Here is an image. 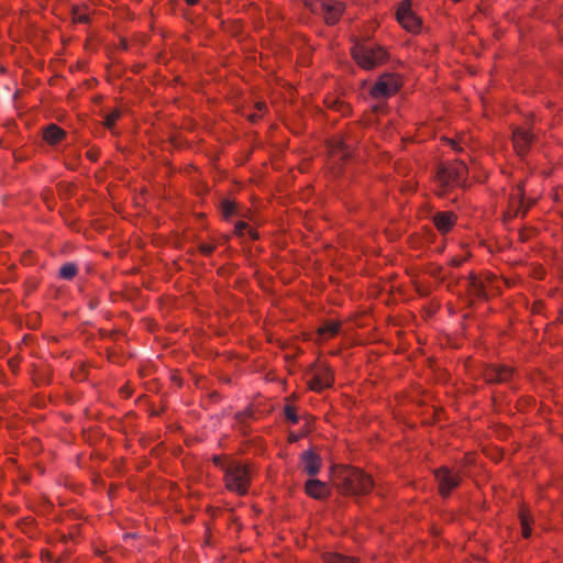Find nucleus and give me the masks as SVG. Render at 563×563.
I'll return each mask as SVG.
<instances>
[{
	"instance_id": "nucleus-1",
	"label": "nucleus",
	"mask_w": 563,
	"mask_h": 563,
	"mask_svg": "<svg viewBox=\"0 0 563 563\" xmlns=\"http://www.w3.org/2000/svg\"><path fill=\"white\" fill-rule=\"evenodd\" d=\"M362 137V121H357L346 124L344 131L325 141L327 168L333 178L343 175L345 165L354 157Z\"/></svg>"
},
{
	"instance_id": "nucleus-2",
	"label": "nucleus",
	"mask_w": 563,
	"mask_h": 563,
	"mask_svg": "<svg viewBox=\"0 0 563 563\" xmlns=\"http://www.w3.org/2000/svg\"><path fill=\"white\" fill-rule=\"evenodd\" d=\"M211 462L223 472V485L227 490L238 496H245L252 485L254 464L229 454H218L211 457Z\"/></svg>"
},
{
	"instance_id": "nucleus-3",
	"label": "nucleus",
	"mask_w": 563,
	"mask_h": 563,
	"mask_svg": "<svg viewBox=\"0 0 563 563\" xmlns=\"http://www.w3.org/2000/svg\"><path fill=\"white\" fill-rule=\"evenodd\" d=\"M468 167L460 159L441 162L435 169L433 177V192L439 198H444L456 188L466 189Z\"/></svg>"
},
{
	"instance_id": "nucleus-4",
	"label": "nucleus",
	"mask_w": 563,
	"mask_h": 563,
	"mask_svg": "<svg viewBox=\"0 0 563 563\" xmlns=\"http://www.w3.org/2000/svg\"><path fill=\"white\" fill-rule=\"evenodd\" d=\"M334 482L339 493L343 496H365L374 488V479L362 468L351 465L338 466Z\"/></svg>"
},
{
	"instance_id": "nucleus-5",
	"label": "nucleus",
	"mask_w": 563,
	"mask_h": 563,
	"mask_svg": "<svg viewBox=\"0 0 563 563\" xmlns=\"http://www.w3.org/2000/svg\"><path fill=\"white\" fill-rule=\"evenodd\" d=\"M351 56L358 67L365 70L375 69L389 59L384 46L357 42L351 47Z\"/></svg>"
},
{
	"instance_id": "nucleus-6",
	"label": "nucleus",
	"mask_w": 563,
	"mask_h": 563,
	"mask_svg": "<svg viewBox=\"0 0 563 563\" xmlns=\"http://www.w3.org/2000/svg\"><path fill=\"white\" fill-rule=\"evenodd\" d=\"M433 476L437 482V490L441 498H449L463 483L466 472L455 470L446 465L439 466L433 470Z\"/></svg>"
},
{
	"instance_id": "nucleus-7",
	"label": "nucleus",
	"mask_w": 563,
	"mask_h": 563,
	"mask_svg": "<svg viewBox=\"0 0 563 563\" xmlns=\"http://www.w3.org/2000/svg\"><path fill=\"white\" fill-rule=\"evenodd\" d=\"M466 297L468 307H473L478 301H487L489 299V287L497 280L494 274H475L471 272L467 276Z\"/></svg>"
},
{
	"instance_id": "nucleus-8",
	"label": "nucleus",
	"mask_w": 563,
	"mask_h": 563,
	"mask_svg": "<svg viewBox=\"0 0 563 563\" xmlns=\"http://www.w3.org/2000/svg\"><path fill=\"white\" fill-rule=\"evenodd\" d=\"M404 86L402 77L396 73L382 74L369 89V96L376 100H387L399 92Z\"/></svg>"
},
{
	"instance_id": "nucleus-9",
	"label": "nucleus",
	"mask_w": 563,
	"mask_h": 563,
	"mask_svg": "<svg viewBox=\"0 0 563 563\" xmlns=\"http://www.w3.org/2000/svg\"><path fill=\"white\" fill-rule=\"evenodd\" d=\"M536 141L537 135L533 131V119L528 120L526 125L512 126L511 142L518 156L525 157L530 152Z\"/></svg>"
},
{
	"instance_id": "nucleus-10",
	"label": "nucleus",
	"mask_w": 563,
	"mask_h": 563,
	"mask_svg": "<svg viewBox=\"0 0 563 563\" xmlns=\"http://www.w3.org/2000/svg\"><path fill=\"white\" fill-rule=\"evenodd\" d=\"M308 374H311L310 379L307 382L308 387L314 393H322L334 384V373L327 363L314 362L311 364Z\"/></svg>"
},
{
	"instance_id": "nucleus-11",
	"label": "nucleus",
	"mask_w": 563,
	"mask_h": 563,
	"mask_svg": "<svg viewBox=\"0 0 563 563\" xmlns=\"http://www.w3.org/2000/svg\"><path fill=\"white\" fill-rule=\"evenodd\" d=\"M411 0H402L396 10V20L408 32L418 34L422 27V20L412 11Z\"/></svg>"
},
{
	"instance_id": "nucleus-12",
	"label": "nucleus",
	"mask_w": 563,
	"mask_h": 563,
	"mask_svg": "<svg viewBox=\"0 0 563 563\" xmlns=\"http://www.w3.org/2000/svg\"><path fill=\"white\" fill-rule=\"evenodd\" d=\"M525 195H526L525 181H520L516 185V187L512 189V192L509 196L508 210L506 213L507 217L525 218L527 216L529 209L531 208V206H533L534 201L531 200L526 203Z\"/></svg>"
},
{
	"instance_id": "nucleus-13",
	"label": "nucleus",
	"mask_w": 563,
	"mask_h": 563,
	"mask_svg": "<svg viewBox=\"0 0 563 563\" xmlns=\"http://www.w3.org/2000/svg\"><path fill=\"white\" fill-rule=\"evenodd\" d=\"M514 376V368L505 364H487L482 371V377L487 384L508 383Z\"/></svg>"
},
{
	"instance_id": "nucleus-14",
	"label": "nucleus",
	"mask_w": 563,
	"mask_h": 563,
	"mask_svg": "<svg viewBox=\"0 0 563 563\" xmlns=\"http://www.w3.org/2000/svg\"><path fill=\"white\" fill-rule=\"evenodd\" d=\"M346 10V4L340 0H328L318 15H321L328 26L336 25Z\"/></svg>"
},
{
	"instance_id": "nucleus-15",
	"label": "nucleus",
	"mask_w": 563,
	"mask_h": 563,
	"mask_svg": "<svg viewBox=\"0 0 563 563\" xmlns=\"http://www.w3.org/2000/svg\"><path fill=\"white\" fill-rule=\"evenodd\" d=\"M457 219V214L453 211H437L432 216V223L441 235H446L456 225Z\"/></svg>"
},
{
	"instance_id": "nucleus-16",
	"label": "nucleus",
	"mask_w": 563,
	"mask_h": 563,
	"mask_svg": "<svg viewBox=\"0 0 563 563\" xmlns=\"http://www.w3.org/2000/svg\"><path fill=\"white\" fill-rule=\"evenodd\" d=\"M300 463L302 472L310 477L317 476L322 467V459L313 449L301 453Z\"/></svg>"
},
{
	"instance_id": "nucleus-17",
	"label": "nucleus",
	"mask_w": 563,
	"mask_h": 563,
	"mask_svg": "<svg viewBox=\"0 0 563 563\" xmlns=\"http://www.w3.org/2000/svg\"><path fill=\"white\" fill-rule=\"evenodd\" d=\"M305 493L316 500H324L331 495L328 484L316 478H310L305 483Z\"/></svg>"
},
{
	"instance_id": "nucleus-18",
	"label": "nucleus",
	"mask_w": 563,
	"mask_h": 563,
	"mask_svg": "<svg viewBox=\"0 0 563 563\" xmlns=\"http://www.w3.org/2000/svg\"><path fill=\"white\" fill-rule=\"evenodd\" d=\"M327 109L338 112L341 117H350L352 107L349 102L335 93H328L323 99Z\"/></svg>"
},
{
	"instance_id": "nucleus-19",
	"label": "nucleus",
	"mask_w": 563,
	"mask_h": 563,
	"mask_svg": "<svg viewBox=\"0 0 563 563\" xmlns=\"http://www.w3.org/2000/svg\"><path fill=\"white\" fill-rule=\"evenodd\" d=\"M43 140L51 146L60 144L67 137V132L56 123H49L42 129Z\"/></svg>"
},
{
	"instance_id": "nucleus-20",
	"label": "nucleus",
	"mask_w": 563,
	"mask_h": 563,
	"mask_svg": "<svg viewBox=\"0 0 563 563\" xmlns=\"http://www.w3.org/2000/svg\"><path fill=\"white\" fill-rule=\"evenodd\" d=\"M218 210L224 221H230L233 217H244L241 205L229 198L220 201Z\"/></svg>"
},
{
	"instance_id": "nucleus-21",
	"label": "nucleus",
	"mask_w": 563,
	"mask_h": 563,
	"mask_svg": "<svg viewBox=\"0 0 563 563\" xmlns=\"http://www.w3.org/2000/svg\"><path fill=\"white\" fill-rule=\"evenodd\" d=\"M342 328V322L340 320H325L323 323L317 329L318 340H330L335 338Z\"/></svg>"
},
{
	"instance_id": "nucleus-22",
	"label": "nucleus",
	"mask_w": 563,
	"mask_h": 563,
	"mask_svg": "<svg viewBox=\"0 0 563 563\" xmlns=\"http://www.w3.org/2000/svg\"><path fill=\"white\" fill-rule=\"evenodd\" d=\"M518 518L521 526L522 538L529 539L532 533L531 526L534 523V517L525 504H521L519 507Z\"/></svg>"
},
{
	"instance_id": "nucleus-23",
	"label": "nucleus",
	"mask_w": 563,
	"mask_h": 563,
	"mask_svg": "<svg viewBox=\"0 0 563 563\" xmlns=\"http://www.w3.org/2000/svg\"><path fill=\"white\" fill-rule=\"evenodd\" d=\"M253 410L251 408H247L243 411H239L235 413V424L234 428L243 435L247 437L252 429L250 427V420L253 419Z\"/></svg>"
},
{
	"instance_id": "nucleus-24",
	"label": "nucleus",
	"mask_w": 563,
	"mask_h": 563,
	"mask_svg": "<svg viewBox=\"0 0 563 563\" xmlns=\"http://www.w3.org/2000/svg\"><path fill=\"white\" fill-rule=\"evenodd\" d=\"M290 399H296V395L294 394L285 399L286 404L283 409L284 417L291 424H297L299 422L298 409L296 406L289 404Z\"/></svg>"
},
{
	"instance_id": "nucleus-25",
	"label": "nucleus",
	"mask_w": 563,
	"mask_h": 563,
	"mask_svg": "<svg viewBox=\"0 0 563 563\" xmlns=\"http://www.w3.org/2000/svg\"><path fill=\"white\" fill-rule=\"evenodd\" d=\"M78 275V266L75 263H65L58 271V278L73 280Z\"/></svg>"
},
{
	"instance_id": "nucleus-26",
	"label": "nucleus",
	"mask_w": 563,
	"mask_h": 563,
	"mask_svg": "<svg viewBox=\"0 0 563 563\" xmlns=\"http://www.w3.org/2000/svg\"><path fill=\"white\" fill-rule=\"evenodd\" d=\"M254 109L256 110L254 113L247 115L249 122L256 124L260 120H262L263 115L268 111L267 103L264 100L256 101L254 104Z\"/></svg>"
},
{
	"instance_id": "nucleus-27",
	"label": "nucleus",
	"mask_w": 563,
	"mask_h": 563,
	"mask_svg": "<svg viewBox=\"0 0 563 563\" xmlns=\"http://www.w3.org/2000/svg\"><path fill=\"white\" fill-rule=\"evenodd\" d=\"M324 563H358L354 556L343 555L340 553H325L323 555Z\"/></svg>"
},
{
	"instance_id": "nucleus-28",
	"label": "nucleus",
	"mask_w": 563,
	"mask_h": 563,
	"mask_svg": "<svg viewBox=\"0 0 563 563\" xmlns=\"http://www.w3.org/2000/svg\"><path fill=\"white\" fill-rule=\"evenodd\" d=\"M71 18L74 23L87 24L90 22V16L86 7L81 8L79 5H74L71 8Z\"/></svg>"
},
{
	"instance_id": "nucleus-29",
	"label": "nucleus",
	"mask_w": 563,
	"mask_h": 563,
	"mask_svg": "<svg viewBox=\"0 0 563 563\" xmlns=\"http://www.w3.org/2000/svg\"><path fill=\"white\" fill-rule=\"evenodd\" d=\"M123 111L119 108L113 109L104 115L103 126L109 131H113L117 122L122 118Z\"/></svg>"
},
{
	"instance_id": "nucleus-30",
	"label": "nucleus",
	"mask_w": 563,
	"mask_h": 563,
	"mask_svg": "<svg viewBox=\"0 0 563 563\" xmlns=\"http://www.w3.org/2000/svg\"><path fill=\"white\" fill-rule=\"evenodd\" d=\"M476 455L473 452H467L464 454V456L459 462V467L456 470H463L465 472V468L468 466H472L475 464Z\"/></svg>"
},
{
	"instance_id": "nucleus-31",
	"label": "nucleus",
	"mask_w": 563,
	"mask_h": 563,
	"mask_svg": "<svg viewBox=\"0 0 563 563\" xmlns=\"http://www.w3.org/2000/svg\"><path fill=\"white\" fill-rule=\"evenodd\" d=\"M217 250L216 243H200L198 245V252L203 256H211Z\"/></svg>"
},
{
	"instance_id": "nucleus-32",
	"label": "nucleus",
	"mask_w": 563,
	"mask_h": 563,
	"mask_svg": "<svg viewBox=\"0 0 563 563\" xmlns=\"http://www.w3.org/2000/svg\"><path fill=\"white\" fill-rule=\"evenodd\" d=\"M249 223L245 221H238L234 225L233 234L238 238H243L247 233Z\"/></svg>"
},
{
	"instance_id": "nucleus-33",
	"label": "nucleus",
	"mask_w": 563,
	"mask_h": 563,
	"mask_svg": "<svg viewBox=\"0 0 563 563\" xmlns=\"http://www.w3.org/2000/svg\"><path fill=\"white\" fill-rule=\"evenodd\" d=\"M35 519L32 517H25L20 521V527L23 530L24 533L31 532L32 529L35 527Z\"/></svg>"
},
{
	"instance_id": "nucleus-34",
	"label": "nucleus",
	"mask_w": 563,
	"mask_h": 563,
	"mask_svg": "<svg viewBox=\"0 0 563 563\" xmlns=\"http://www.w3.org/2000/svg\"><path fill=\"white\" fill-rule=\"evenodd\" d=\"M443 267L440 265H430L428 269V274L433 277L438 278L440 280H444L445 276H442Z\"/></svg>"
},
{
	"instance_id": "nucleus-35",
	"label": "nucleus",
	"mask_w": 563,
	"mask_h": 563,
	"mask_svg": "<svg viewBox=\"0 0 563 563\" xmlns=\"http://www.w3.org/2000/svg\"><path fill=\"white\" fill-rule=\"evenodd\" d=\"M21 357L19 355L12 356L8 360V366L13 374H18L20 369Z\"/></svg>"
},
{
	"instance_id": "nucleus-36",
	"label": "nucleus",
	"mask_w": 563,
	"mask_h": 563,
	"mask_svg": "<svg viewBox=\"0 0 563 563\" xmlns=\"http://www.w3.org/2000/svg\"><path fill=\"white\" fill-rule=\"evenodd\" d=\"M545 309V302L543 300H534L531 305L530 311L532 314H542Z\"/></svg>"
},
{
	"instance_id": "nucleus-37",
	"label": "nucleus",
	"mask_w": 563,
	"mask_h": 563,
	"mask_svg": "<svg viewBox=\"0 0 563 563\" xmlns=\"http://www.w3.org/2000/svg\"><path fill=\"white\" fill-rule=\"evenodd\" d=\"M34 262H35V255H34L33 251L27 250V251L22 253L21 263L23 265H33Z\"/></svg>"
},
{
	"instance_id": "nucleus-38",
	"label": "nucleus",
	"mask_w": 563,
	"mask_h": 563,
	"mask_svg": "<svg viewBox=\"0 0 563 563\" xmlns=\"http://www.w3.org/2000/svg\"><path fill=\"white\" fill-rule=\"evenodd\" d=\"M534 233V230L531 228H522L519 230V240L520 242H527L531 239L532 234Z\"/></svg>"
},
{
	"instance_id": "nucleus-39",
	"label": "nucleus",
	"mask_w": 563,
	"mask_h": 563,
	"mask_svg": "<svg viewBox=\"0 0 563 563\" xmlns=\"http://www.w3.org/2000/svg\"><path fill=\"white\" fill-rule=\"evenodd\" d=\"M86 157L92 162V163H96L98 162L99 157H100V150L98 147H91L89 148L87 152H86Z\"/></svg>"
},
{
	"instance_id": "nucleus-40",
	"label": "nucleus",
	"mask_w": 563,
	"mask_h": 563,
	"mask_svg": "<svg viewBox=\"0 0 563 563\" xmlns=\"http://www.w3.org/2000/svg\"><path fill=\"white\" fill-rule=\"evenodd\" d=\"M441 141H442L444 144L449 145V146H450L454 152H457V153H459V152H462V151H463V148L460 146V144H459L455 140H453V139H450V137H445V136H443V137L441 139Z\"/></svg>"
},
{
	"instance_id": "nucleus-41",
	"label": "nucleus",
	"mask_w": 563,
	"mask_h": 563,
	"mask_svg": "<svg viewBox=\"0 0 563 563\" xmlns=\"http://www.w3.org/2000/svg\"><path fill=\"white\" fill-rule=\"evenodd\" d=\"M372 111L374 113H386L387 104L385 100H378V102L372 107Z\"/></svg>"
},
{
	"instance_id": "nucleus-42",
	"label": "nucleus",
	"mask_w": 563,
	"mask_h": 563,
	"mask_svg": "<svg viewBox=\"0 0 563 563\" xmlns=\"http://www.w3.org/2000/svg\"><path fill=\"white\" fill-rule=\"evenodd\" d=\"M119 391L120 395L126 399L133 395V388L129 383L124 384Z\"/></svg>"
},
{
	"instance_id": "nucleus-43",
	"label": "nucleus",
	"mask_w": 563,
	"mask_h": 563,
	"mask_svg": "<svg viewBox=\"0 0 563 563\" xmlns=\"http://www.w3.org/2000/svg\"><path fill=\"white\" fill-rule=\"evenodd\" d=\"M466 261L465 257L455 256L450 260L449 265L452 267H460Z\"/></svg>"
},
{
	"instance_id": "nucleus-44",
	"label": "nucleus",
	"mask_w": 563,
	"mask_h": 563,
	"mask_svg": "<svg viewBox=\"0 0 563 563\" xmlns=\"http://www.w3.org/2000/svg\"><path fill=\"white\" fill-rule=\"evenodd\" d=\"M446 279H449V283H448V288L450 290H452L457 284H459V278H454L452 275H449V276H445Z\"/></svg>"
},
{
	"instance_id": "nucleus-45",
	"label": "nucleus",
	"mask_w": 563,
	"mask_h": 563,
	"mask_svg": "<svg viewBox=\"0 0 563 563\" xmlns=\"http://www.w3.org/2000/svg\"><path fill=\"white\" fill-rule=\"evenodd\" d=\"M247 235L251 238V240L253 241H257L260 240V233L257 232V230L251 228L249 225V230H247Z\"/></svg>"
},
{
	"instance_id": "nucleus-46",
	"label": "nucleus",
	"mask_w": 563,
	"mask_h": 563,
	"mask_svg": "<svg viewBox=\"0 0 563 563\" xmlns=\"http://www.w3.org/2000/svg\"><path fill=\"white\" fill-rule=\"evenodd\" d=\"M170 379L174 384H176L179 387L183 385V379L178 372H174L170 376Z\"/></svg>"
},
{
	"instance_id": "nucleus-47",
	"label": "nucleus",
	"mask_w": 563,
	"mask_h": 563,
	"mask_svg": "<svg viewBox=\"0 0 563 563\" xmlns=\"http://www.w3.org/2000/svg\"><path fill=\"white\" fill-rule=\"evenodd\" d=\"M41 558L47 561H53V554L48 550H42L41 551Z\"/></svg>"
},
{
	"instance_id": "nucleus-48",
	"label": "nucleus",
	"mask_w": 563,
	"mask_h": 563,
	"mask_svg": "<svg viewBox=\"0 0 563 563\" xmlns=\"http://www.w3.org/2000/svg\"><path fill=\"white\" fill-rule=\"evenodd\" d=\"M300 435L296 434V433H290L289 437H288V441L290 443H294V442H297L299 440Z\"/></svg>"
},
{
	"instance_id": "nucleus-49",
	"label": "nucleus",
	"mask_w": 563,
	"mask_h": 563,
	"mask_svg": "<svg viewBox=\"0 0 563 563\" xmlns=\"http://www.w3.org/2000/svg\"><path fill=\"white\" fill-rule=\"evenodd\" d=\"M230 240V235H222L220 239H219V244H225L228 241Z\"/></svg>"
},
{
	"instance_id": "nucleus-50",
	"label": "nucleus",
	"mask_w": 563,
	"mask_h": 563,
	"mask_svg": "<svg viewBox=\"0 0 563 563\" xmlns=\"http://www.w3.org/2000/svg\"><path fill=\"white\" fill-rule=\"evenodd\" d=\"M164 411H165L164 407L161 410H152L151 416H161Z\"/></svg>"
},
{
	"instance_id": "nucleus-51",
	"label": "nucleus",
	"mask_w": 563,
	"mask_h": 563,
	"mask_svg": "<svg viewBox=\"0 0 563 563\" xmlns=\"http://www.w3.org/2000/svg\"><path fill=\"white\" fill-rule=\"evenodd\" d=\"M188 5L192 7L199 3L200 0H184Z\"/></svg>"
},
{
	"instance_id": "nucleus-52",
	"label": "nucleus",
	"mask_w": 563,
	"mask_h": 563,
	"mask_svg": "<svg viewBox=\"0 0 563 563\" xmlns=\"http://www.w3.org/2000/svg\"><path fill=\"white\" fill-rule=\"evenodd\" d=\"M558 323H563V312H560V316L558 317L556 321Z\"/></svg>"
},
{
	"instance_id": "nucleus-53",
	"label": "nucleus",
	"mask_w": 563,
	"mask_h": 563,
	"mask_svg": "<svg viewBox=\"0 0 563 563\" xmlns=\"http://www.w3.org/2000/svg\"><path fill=\"white\" fill-rule=\"evenodd\" d=\"M418 294L420 296H427L429 292L427 290H424V289H418Z\"/></svg>"
},
{
	"instance_id": "nucleus-54",
	"label": "nucleus",
	"mask_w": 563,
	"mask_h": 563,
	"mask_svg": "<svg viewBox=\"0 0 563 563\" xmlns=\"http://www.w3.org/2000/svg\"><path fill=\"white\" fill-rule=\"evenodd\" d=\"M96 555L102 558V556H104V552L101 550H96Z\"/></svg>"
},
{
	"instance_id": "nucleus-55",
	"label": "nucleus",
	"mask_w": 563,
	"mask_h": 563,
	"mask_svg": "<svg viewBox=\"0 0 563 563\" xmlns=\"http://www.w3.org/2000/svg\"><path fill=\"white\" fill-rule=\"evenodd\" d=\"M114 489H115V485H113V484H112V485L110 486V489H109V495H110V496L112 495V493H114Z\"/></svg>"
},
{
	"instance_id": "nucleus-56",
	"label": "nucleus",
	"mask_w": 563,
	"mask_h": 563,
	"mask_svg": "<svg viewBox=\"0 0 563 563\" xmlns=\"http://www.w3.org/2000/svg\"><path fill=\"white\" fill-rule=\"evenodd\" d=\"M80 371L82 372V377H85V376H86V368H85V365H81Z\"/></svg>"
},
{
	"instance_id": "nucleus-57",
	"label": "nucleus",
	"mask_w": 563,
	"mask_h": 563,
	"mask_svg": "<svg viewBox=\"0 0 563 563\" xmlns=\"http://www.w3.org/2000/svg\"><path fill=\"white\" fill-rule=\"evenodd\" d=\"M104 563H112V560H111V558H109V556H106V558H104Z\"/></svg>"
},
{
	"instance_id": "nucleus-58",
	"label": "nucleus",
	"mask_w": 563,
	"mask_h": 563,
	"mask_svg": "<svg viewBox=\"0 0 563 563\" xmlns=\"http://www.w3.org/2000/svg\"><path fill=\"white\" fill-rule=\"evenodd\" d=\"M133 71H134L135 74H137V73L140 71V67H139V66H136V67L133 69Z\"/></svg>"
},
{
	"instance_id": "nucleus-59",
	"label": "nucleus",
	"mask_w": 563,
	"mask_h": 563,
	"mask_svg": "<svg viewBox=\"0 0 563 563\" xmlns=\"http://www.w3.org/2000/svg\"><path fill=\"white\" fill-rule=\"evenodd\" d=\"M78 377L84 378V377H82V372H81V371H80V372H78Z\"/></svg>"
}]
</instances>
